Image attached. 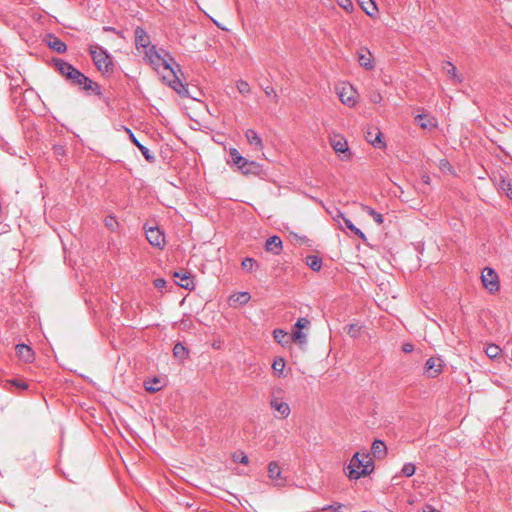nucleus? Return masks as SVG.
<instances>
[{
	"label": "nucleus",
	"instance_id": "f257e3e1",
	"mask_svg": "<svg viewBox=\"0 0 512 512\" xmlns=\"http://www.w3.org/2000/svg\"><path fill=\"white\" fill-rule=\"evenodd\" d=\"M144 52V60L150 64L155 70H158L159 68H163L164 70L169 71L173 75V79L168 82L169 86L176 91L180 96H187L188 95V89L183 84V82L179 79L177 72L172 67V63H174V59L171 57V55L166 52L162 51L160 53L156 46H151L150 48H147Z\"/></svg>",
	"mask_w": 512,
	"mask_h": 512
},
{
	"label": "nucleus",
	"instance_id": "f03ea898",
	"mask_svg": "<svg viewBox=\"0 0 512 512\" xmlns=\"http://www.w3.org/2000/svg\"><path fill=\"white\" fill-rule=\"evenodd\" d=\"M347 470V476L351 480H358L367 476L374 470L372 458L368 453L360 454L356 452L350 459Z\"/></svg>",
	"mask_w": 512,
	"mask_h": 512
},
{
	"label": "nucleus",
	"instance_id": "7ed1b4c3",
	"mask_svg": "<svg viewBox=\"0 0 512 512\" xmlns=\"http://www.w3.org/2000/svg\"><path fill=\"white\" fill-rule=\"evenodd\" d=\"M89 53L96 66L102 74H112L114 71V63L112 56L106 49L98 44L89 46Z\"/></svg>",
	"mask_w": 512,
	"mask_h": 512
},
{
	"label": "nucleus",
	"instance_id": "20e7f679",
	"mask_svg": "<svg viewBox=\"0 0 512 512\" xmlns=\"http://www.w3.org/2000/svg\"><path fill=\"white\" fill-rule=\"evenodd\" d=\"M330 145L342 161H348L351 159L352 153L349 150L348 142L344 136L333 133L330 136Z\"/></svg>",
	"mask_w": 512,
	"mask_h": 512
},
{
	"label": "nucleus",
	"instance_id": "39448f33",
	"mask_svg": "<svg viewBox=\"0 0 512 512\" xmlns=\"http://www.w3.org/2000/svg\"><path fill=\"white\" fill-rule=\"evenodd\" d=\"M481 280L483 286L491 293L497 292L500 288L498 275L490 267H485L483 269Z\"/></svg>",
	"mask_w": 512,
	"mask_h": 512
},
{
	"label": "nucleus",
	"instance_id": "423d86ee",
	"mask_svg": "<svg viewBox=\"0 0 512 512\" xmlns=\"http://www.w3.org/2000/svg\"><path fill=\"white\" fill-rule=\"evenodd\" d=\"M337 94L339 96L340 101L348 106L353 107L357 103V92L356 90L349 84H343L341 87L337 88Z\"/></svg>",
	"mask_w": 512,
	"mask_h": 512
},
{
	"label": "nucleus",
	"instance_id": "0eeeda50",
	"mask_svg": "<svg viewBox=\"0 0 512 512\" xmlns=\"http://www.w3.org/2000/svg\"><path fill=\"white\" fill-rule=\"evenodd\" d=\"M146 239L148 242L159 249H163L165 246V235L159 229V227H145Z\"/></svg>",
	"mask_w": 512,
	"mask_h": 512
},
{
	"label": "nucleus",
	"instance_id": "6e6552de",
	"mask_svg": "<svg viewBox=\"0 0 512 512\" xmlns=\"http://www.w3.org/2000/svg\"><path fill=\"white\" fill-rule=\"evenodd\" d=\"M442 360L439 358L431 357L425 363V373L428 377H437L442 371Z\"/></svg>",
	"mask_w": 512,
	"mask_h": 512
},
{
	"label": "nucleus",
	"instance_id": "1a4fd4ad",
	"mask_svg": "<svg viewBox=\"0 0 512 512\" xmlns=\"http://www.w3.org/2000/svg\"><path fill=\"white\" fill-rule=\"evenodd\" d=\"M230 157L232 162L236 164L245 174L250 172L249 166L255 165L254 162H250L246 158L242 157L238 150L235 148L230 150Z\"/></svg>",
	"mask_w": 512,
	"mask_h": 512
},
{
	"label": "nucleus",
	"instance_id": "9d476101",
	"mask_svg": "<svg viewBox=\"0 0 512 512\" xmlns=\"http://www.w3.org/2000/svg\"><path fill=\"white\" fill-rule=\"evenodd\" d=\"M135 45L137 50H140L142 48L143 51L152 46L150 42V37L148 36L146 31L141 27H137L135 29Z\"/></svg>",
	"mask_w": 512,
	"mask_h": 512
},
{
	"label": "nucleus",
	"instance_id": "9b49d317",
	"mask_svg": "<svg viewBox=\"0 0 512 512\" xmlns=\"http://www.w3.org/2000/svg\"><path fill=\"white\" fill-rule=\"evenodd\" d=\"M174 277L179 279L177 284L187 290H192L195 287L194 280L189 272H175Z\"/></svg>",
	"mask_w": 512,
	"mask_h": 512
},
{
	"label": "nucleus",
	"instance_id": "f8f14e48",
	"mask_svg": "<svg viewBox=\"0 0 512 512\" xmlns=\"http://www.w3.org/2000/svg\"><path fill=\"white\" fill-rule=\"evenodd\" d=\"M270 406L283 418H287L290 415L291 409L289 404L281 401L279 398L273 397L270 401Z\"/></svg>",
	"mask_w": 512,
	"mask_h": 512
},
{
	"label": "nucleus",
	"instance_id": "ddd939ff",
	"mask_svg": "<svg viewBox=\"0 0 512 512\" xmlns=\"http://www.w3.org/2000/svg\"><path fill=\"white\" fill-rule=\"evenodd\" d=\"M265 249L275 255L280 254L282 250V240L280 237L274 235L266 240Z\"/></svg>",
	"mask_w": 512,
	"mask_h": 512
},
{
	"label": "nucleus",
	"instance_id": "4468645a",
	"mask_svg": "<svg viewBox=\"0 0 512 512\" xmlns=\"http://www.w3.org/2000/svg\"><path fill=\"white\" fill-rule=\"evenodd\" d=\"M245 136L250 146H252L255 150L260 151L263 149L262 139L259 137L255 130L247 129Z\"/></svg>",
	"mask_w": 512,
	"mask_h": 512
},
{
	"label": "nucleus",
	"instance_id": "2eb2a0df",
	"mask_svg": "<svg viewBox=\"0 0 512 512\" xmlns=\"http://www.w3.org/2000/svg\"><path fill=\"white\" fill-rule=\"evenodd\" d=\"M16 352L18 357L24 362L30 363L34 360V352L28 345L18 344Z\"/></svg>",
	"mask_w": 512,
	"mask_h": 512
},
{
	"label": "nucleus",
	"instance_id": "dca6fc26",
	"mask_svg": "<svg viewBox=\"0 0 512 512\" xmlns=\"http://www.w3.org/2000/svg\"><path fill=\"white\" fill-rule=\"evenodd\" d=\"M415 121L423 129H432L437 126L435 118L429 117L426 114H418L415 116Z\"/></svg>",
	"mask_w": 512,
	"mask_h": 512
},
{
	"label": "nucleus",
	"instance_id": "f3484780",
	"mask_svg": "<svg viewBox=\"0 0 512 512\" xmlns=\"http://www.w3.org/2000/svg\"><path fill=\"white\" fill-rule=\"evenodd\" d=\"M338 218H342V219H343L345 226H346V227H347L351 232H353L355 235H357L360 239H362V240H366V236H365V234H364V233H363L359 228H357V227H356V226L351 222V220H349L348 218H345V217H344V214H343L341 211H339V210H337V215H336V216H334V219H335V220H336V219H338Z\"/></svg>",
	"mask_w": 512,
	"mask_h": 512
},
{
	"label": "nucleus",
	"instance_id": "a211bd4d",
	"mask_svg": "<svg viewBox=\"0 0 512 512\" xmlns=\"http://www.w3.org/2000/svg\"><path fill=\"white\" fill-rule=\"evenodd\" d=\"M268 476L271 480L276 482V485H281V482H282L281 470L276 461H272L269 463Z\"/></svg>",
	"mask_w": 512,
	"mask_h": 512
},
{
	"label": "nucleus",
	"instance_id": "6ab92c4d",
	"mask_svg": "<svg viewBox=\"0 0 512 512\" xmlns=\"http://www.w3.org/2000/svg\"><path fill=\"white\" fill-rule=\"evenodd\" d=\"M371 452L375 458L382 459L387 453L386 445L381 440H374L371 446Z\"/></svg>",
	"mask_w": 512,
	"mask_h": 512
},
{
	"label": "nucleus",
	"instance_id": "aec40b11",
	"mask_svg": "<svg viewBox=\"0 0 512 512\" xmlns=\"http://www.w3.org/2000/svg\"><path fill=\"white\" fill-rule=\"evenodd\" d=\"M56 67H57V70L59 71V73L62 76H64L67 80L69 77H71V74L75 70V67L73 65H71L70 63L65 62L63 60H58L56 62Z\"/></svg>",
	"mask_w": 512,
	"mask_h": 512
},
{
	"label": "nucleus",
	"instance_id": "412c9836",
	"mask_svg": "<svg viewBox=\"0 0 512 512\" xmlns=\"http://www.w3.org/2000/svg\"><path fill=\"white\" fill-rule=\"evenodd\" d=\"M81 88L88 93H93L95 95H101L100 86L96 82L91 80L89 77L83 78V85Z\"/></svg>",
	"mask_w": 512,
	"mask_h": 512
},
{
	"label": "nucleus",
	"instance_id": "4be33fe9",
	"mask_svg": "<svg viewBox=\"0 0 512 512\" xmlns=\"http://www.w3.org/2000/svg\"><path fill=\"white\" fill-rule=\"evenodd\" d=\"M358 62L360 66L364 67L366 70H371L373 68L371 53L367 50H361L358 53Z\"/></svg>",
	"mask_w": 512,
	"mask_h": 512
},
{
	"label": "nucleus",
	"instance_id": "5701e85b",
	"mask_svg": "<svg viewBox=\"0 0 512 512\" xmlns=\"http://www.w3.org/2000/svg\"><path fill=\"white\" fill-rule=\"evenodd\" d=\"M127 131L129 132L130 134V138L132 140V142L139 148V150L141 151L142 155L145 157V159L147 161H153L154 160V156L150 153V150L142 145L137 139L136 137L134 136V134L131 132V130L127 129Z\"/></svg>",
	"mask_w": 512,
	"mask_h": 512
},
{
	"label": "nucleus",
	"instance_id": "b1692460",
	"mask_svg": "<svg viewBox=\"0 0 512 512\" xmlns=\"http://www.w3.org/2000/svg\"><path fill=\"white\" fill-rule=\"evenodd\" d=\"M358 1H359L361 8L364 10V12L367 15L373 17L377 13L378 8H377L374 0H358Z\"/></svg>",
	"mask_w": 512,
	"mask_h": 512
},
{
	"label": "nucleus",
	"instance_id": "393cba45",
	"mask_svg": "<svg viewBox=\"0 0 512 512\" xmlns=\"http://www.w3.org/2000/svg\"><path fill=\"white\" fill-rule=\"evenodd\" d=\"M366 139L375 148H382L385 145L384 142L382 141V133L380 131H377L375 135L373 134V132L369 131L367 133Z\"/></svg>",
	"mask_w": 512,
	"mask_h": 512
},
{
	"label": "nucleus",
	"instance_id": "a878e982",
	"mask_svg": "<svg viewBox=\"0 0 512 512\" xmlns=\"http://www.w3.org/2000/svg\"><path fill=\"white\" fill-rule=\"evenodd\" d=\"M273 338L278 344L282 346H286L290 342V336L286 331L282 329H275L273 331Z\"/></svg>",
	"mask_w": 512,
	"mask_h": 512
},
{
	"label": "nucleus",
	"instance_id": "bb28decb",
	"mask_svg": "<svg viewBox=\"0 0 512 512\" xmlns=\"http://www.w3.org/2000/svg\"><path fill=\"white\" fill-rule=\"evenodd\" d=\"M362 211L367 213L369 216L373 218V220L378 224L381 225L384 222V217L382 214L378 213L376 210H374L372 207L367 205H362Z\"/></svg>",
	"mask_w": 512,
	"mask_h": 512
},
{
	"label": "nucleus",
	"instance_id": "cd10ccee",
	"mask_svg": "<svg viewBox=\"0 0 512 512\" xmlns=\"http://www.w3.org/2000/svg\"><path fill=\"white\" fill-rule=\"evenodd\" d=\"M241 267L243 270H245L246 272H253L255 271L256 269L259 268V264L256 260H254L253 258L251 257H246L242 260L241 262Z\"/></svg>",
	"mask_w": 512,
	"mask_h": 512
},
{
	"label": "nucleus",
	"instance_id": "c85d7f7f",
	"mask_svg": "<svg viewBox=\"0 0 512 512\" xmlns=\"http://www.w3.org/2000/svg\"><path fill=\"white\" fill-rule=\"evenodd\" d=\"M306 264L313 271H319L322 267V259L316 255H308L306 257Z\"/></svg>",
	"mask_w": 512,
	"mask_h": 512
},
{
	"label": "nucleus",
	"instance_id": "c756f323",
	"mask_svg": "<svg viewBox=\"0 0 512 512\" xmlns=\"http://www.w3.org/2000/svg\"><path fill=\"white\" fill-rule=\"evenodd\" d=\"M188 353V349L182 343L179 342L175 344L173 348V355L175 358L183 361L184 359L187 358Z\"/></svg>",
	"mask_w": 512,
	"mask_h": 512
},
{
	"label": "nucleus",
	"instance_id": "7c9ffc66",
	"mask_svg": "<svg viewBox=\"0 0 512 512\" xmlns=\"http://www.w3.org/2000/svg\"><path fill=\"white\" fill-rule=\"evenodd\" d=\"M49 47L58 53H64L67 49L66 44L58 37H52L49 41Z\"/></svg>",
	"mask_w": 512,
	"mask_h": 512
},
{
	"label": "nucleus",
	"instance_id": "2f4dec72",
	"mask_svg": "<svg viewBox=\"0 0 512 512\" xmlns=\"http://www.w3.org/2000/svg\"><path fill=\"white\" fill-rule=\"evenodd\" d=\"M251 296L248 292H238L230 297L232 303H238L240 305L246 304L250 300Z\"/></svg>",
	"mask_w": 512,
	"mask_h": 512
},
{
	"label": "nucleus",
	"instance_id": "473e14b6",
	"mask_svg": "<svg viewBox=\"0 0 512 512\" xmlns=\"http://www.w3.org/2000/svg\"><path fill=\"white\" fill-rule=\"evenodd\" d=\"M442 69L448 76L457 80L458 82H461V79L457 75V69L451 62H449V61L444 62Z\"/></svg>",
	"mask_w": 512,
	"mask_h": 512
},
{
	"label": "nucleus",
	"instance_id": "72a5a7b5",
	"mask_svg": "<svg viewBox=\"0 0 512 512\" xmlns=\"http://www.w3.org/2000/svg\"><path fill=\"white\" fill-rule=\"evenodd\" d=\"M499 188L512 200V184L510 181L502 179L499 183Z\"/></svg>",
	"mask_w": 512,
	"mask_h": 512
},
{
	"label": "nucleus",
	"instance_id": "f704fd0d",
	"mask_svg": "<svg viewBox=\"0 0 512 512\" xmlns=\"http://www.w3.org/2000/svg\"><path fill=\"white\" fill-rule=\"evenodd\" d=\"M236 87L239 93L243 96H247L251 92L250 85L244 80H238Z\"/></svg>",
	"mask_w": 512,
	"mask_h": 512
},
{
	"label": "nucleus",
	"instance_id": "c9c22d12",
	"mask_svg": "<svg viewBox=\"0 0 512 512\" xmlns=\"http://www.w3.org/2000/svg\"><path fill=\"white\" fill-rule=\"evenodd\" d=\"M272 368L279 376L283 374L285 368V361L283 358H277L273 361Z\"/></svg>",
	"mask_w": 512,
	"mask_h": 512
},
{
	"label": "nucleus",
	"instance_id": "e433bc0d",
	"mask_svg": "<svg viewBox=\"0 0 512 512\" xmlns=\"http://www.w3.org/2000/svg\"><path fill=\"white\" fill-rule=\"evenodd\" d=\"M145 389L151 393L159 391L161 389L160 380L158 378H154L152 381L147 382Z\"/></svg>",
	"mask_w": 512,
	"mask_h": 512
},
{
	"label": "nucleus",
	"instance_id": "4c0bfd02",
	"mask_svg": "<svg viewBox=\"0 0 512 512\" xmlns=\"http://www.w3.org/2000/svg\"><path fill=\"white\" fill-rule=\"evenodd\" d=\"M501 353V348L498 345L491 344L486 348V354L489 358H496Z\"/></svg>",
	"mask_w": 512,
	"mask_h": 512
},
{
	"label": "nucleus",
	"instance_id": "58836bf2",
	"mask_svg": "<svg viewBox=\"0 0 512 512\" xmlns=\"http://www.w3.org/2000/svg\"><path fill=\"white\" fill-rule=\"evenodd\" d=\"M322 510L326 511V510H332L334 512H347L348 509L345 505L341 504V503H338V502H335L331 505H327V506H324L322 508Z\"/></svg>",
	"mask_w": 512,
	"mask_h": 512
},
{
	"label": "nucleus",
	"instance_id": "ea45409f",
	"mask_svg": "<svg viewBox=\"0 0 512 512\" xmlns=\"http://www.w3.org/2000/svg\"><path fill=\"white\" fill-rule=\"evenodd\" d=\"M415 471H416V466L413 464V463H405L402 467V474L405 476V477H411L415 474Z\"/></svg>",
	"mask_w": 512,
	"mask_h": 512
},
{
	"label": "nucleus",
	"instance_id": "a19ab883",
	"mask_svg": "<svg viewBox=\"0 0 512 512\" xmlns=\"http://www.w3.org/2000/svg\"><path fill=\"white\" fill-rule=\"evenodd\" d=\"M291 338L294 342L299 344H304L306 342V334H304L301 330L293 331Z\"/></svg>",
	"mask_w": 512,
	"mask_h": 512
},
{
	"label": "nucleus",
	"instance_id": "79ce46f5",
	"mask_svg": "<svg viewBox=\"0 0 512 512\" xmlns=\"http://www.w3.org/2000/svg\"><path fill=\"white\" fill-rule=\"evenodd\" d=\"M233 460L245 465L249 463L248 456L243 452L233 454Z\"/></svg>",
	"mask_w": 512,
	"mask_h": 512
},
{
	"label": "nucleus",
	"instance_id": "37998d69",
	"mask_svg": "<svg viewBox=\"0 0 512 512\" xmlns=\"http://www.w3.org/2000/svg\"><path fill=\"white\" fill-rule=\"evenodd\" d=\"M338 5L342 7L347 12H351L353 10V3L351 0H336Z\"/></svg>",
	"mask_w": 512,
	"mask_h": 512
},
{
	"label": "nucleus",
	"instance_id": "c03bdc74",
	"mask_svg": "<svg viewBox=\"0 0 512 512\" xmlns=\"http://www.w3.org/2000/svg\"><path fill=\"white\" fill-rule=\"evenodd\" d=\"M264 93L266 96L271 97L272 100L277 103L278 102V95L276 94L275 90L271 86H267L264 88Z\"/></svg>",
	"mask_w": 512,
	"mask_h": 512
},
{
	"label": "nucleus",
	"instance_id": "a18cd8bd",
	"mask_svg": "<svg viewBox=\"0 0 512 512\" xmlns=\"http://www.w3.org/2000/svg\"><path fill=\"white\" fill-rule=\"evenodd\" d=\"M359 331H360V327L357 326L356 324H350L348 326V330H347V333L353 337V338H356L359 334Z\"/></svg>",
	"mask_w": 512,
	"mask_h": 512
},
{
	"label": "nucleus",
	"instance_id": "49530a36",
	"mask_svg": "<svg viewBox=\"0 0 512 512\" xmlns=\"http://www.w3.org/2000/svg\"><path fill=\"white\" fill-rule=\"evenodd\" d=\"M309 324H310V321L307 318L301 317L297 320V322L295 324V328H297L298 330H301L303 328L308 327Z\"/></svg>",
	"mask_w": 512,
	"mask_h": 512
},
{
	"label": "nucleus",
	"instance_id": "de8ad7c7",
	"mask_svg": "<svg viewBox=\"0 0 512 512\" xmlns=\"http://www.w3.org/2000/svg\"><path fill=\"white\" fill-rule=\"evenodd\" d=\"M166 285H167V282H166V280H165V279H163V278H157V279H155V280H154V286H155L157 289H159V290H161V289L165 288V287H166Z\"/></svg>",
	"mask_w": 512,
	"mask_h": 512
},
{
	"label": "nucleus",
	"instance_id": "09e8293b",
	"mask_svg": "<svg viewBox=\"0 0 512 512\" xmlns=\"http://www.w3.org/2000/svg\"><path fill=\"white\" fill-rule=\"evenodd\" d=\"M79 77H82V72L75 68L68 80L71 82V84H74Z\"/></svg>",
	"mask_w": 512,
	"mask_h": 512
},
{
	"label": "nucleus",
	"instance_id": "8fccbe9b",
	"mask_svg": "<svg viewBox=\"0 0 512 512\" xmlns=\"http://www.w3.org/2000/svg\"><path fill=\"white\" fill-rule=\"evenodd\" d=\"M54 153L58 156H63L65 154V149L61 145L54 146Z\"/></svg>",
	"mask_w": 512,
	"mask_h": 512
},
{
	"label": "nucleus",
	"instance_id": "3c124183",
	"mask_svg": "<svg viewBox=\"0 0 512 512\" xmlns=\"http://www.w3.org/2000/svg\"><path fill=\"white\" fill-rule=\"evenodd\" d=\"M105 224L107 227L113 230V225L116 224V221L113 217H107L105 220Z\"/></svg>",
	"mask_w": 512,
	"mask_h": 512
},
{
	"label": "nucleus",
	"instance_id": "603ef678",
	"mask_svg": "<svg viewBox=\"0 0 512 512\" xmlns=\"http://www.w3.org/2000/svg\"><path fill=\"white\" fill-rule=\"evenodd\" d=\"M414 349V346L410 343H405L403 346H402V350L405 352V353H411Z\"/></svg>",
	"mask_w": 512,
	"mask_h": 512
},
{
	"label": "nucleus",
	"instance_id": "864d4df0",
	"mask_svg": "<svg viewBox=\"0 0 512 512\" xmlns=\"http://www.w3.org/2000/svg\"><path fill=\"white\" fill-rule=\"evenodd\" d=\"M103 30L105 32H113V33H116L117 35H121L120 31H117L114 27H111V26H104Z\"/></svg>",
	"mask_w": 512,
	"mask_h": 512
},
{
	"label": "nucleus",
	"instance_id": "5fc2aeb1",
	"mask_svg": "<svg viewBox=\"0 0 512 512\" xmlns=\"http://www.w3.org/2000/svg\"><path fill=\"white\" fill-rule=\"evenodd\" d=\"M381 100H382V96H381V94H379V93H376V94H374V95L371 97V101H372L373 103H379Z\"/></svg>",
	"mask_w": 512,
	"mask_h": 512
},
{
	"label": "nucleus",
	"instance_id": "6e6d98bb",
	"mask_svg": "<svg viewBox=\"0 0 512 512\" xmlns=\"http://www.w3.org/2000/svg\"><path fill=\"white\" fill-rule=\"evenodd\" d=\"M423 512H439L437 509H435L433 506L427 504L423 507Z\"/></svg>",
	"mask_w": 512,
	"mask_h": 512
},
{
	"label": "nucleus",
	"instance_id": "4d7b16f0",
	"mask_svg": "<svg viewBox=\"0 0 512 512\" xmlns=\"http://www.w3.org/2000/svg\"><path fill=\"white\" fill-rule=\"evenodd\" d=\"M86 77H87V76H85V75L82 73V77H79V78L75 81V83H74L73 85H78V86L82 87V85H83V78H86Z\"/></svg>",
	"mask_w": 512,
	"mask_h": 512
},
{
	"label": "nucleus",
	"instance_id": "13d9d810",
	"mask_svg": "<svg viewBox=\"0 0 512 512\" xmlns=\"http://www.w3.org/2000/svg\"><path fill=\"white\" fill-rule=\"evenodd\" d=\"M13 384L21 389H26L28 387L27 384L19 381H13Z\"/></svg>",
	"mask_w": 512,
	"mask_h": 512
}]
</instances>
